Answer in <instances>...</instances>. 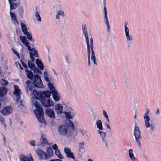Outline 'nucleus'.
Masks as SVG:
<instances>
[{
  "label": "nucleus",
  "mask_w": 161,
  "mask_h": 161,
  "mask_svg": "<svg viewBox=\"0 0 161 161\" xmlns=\"http://www.w3.org/2000/svg\"><path fill=\"white\" fill-rule=\"evenodd\" d=\"M33 94L35 95L37 99L41 101L43 107L49 108L54 106L53 102L50 99L51 94L49 91L38 92L34 90L33 91Z\"/></svg>",
  "instance_id": "obj_1"
},
{
  "label": "nucleus",
  "mask_w": 161,
  "mask_h": 161,
  "mask_svg": "<svg viewBox=\"0 0 161 161\" xmlns=\"http://www.w3.org/2000/svg\"><path fill=\"white\" fill-rule=\"evenodd\" d=\"M83 33L85 37L86 41V42L87 49H89V41L88 38V36L87 32H83Z\"/></svg>",
  "instance_id": "obj_25"
},
{
  "label": "nucleus",
  "mask_w": 161,
  "mask_h": 161,
  "mask_svg": "<svg viewBox=\"0 0 161 161\" xmlns=\"http://www.w3.org/2000/svg\"><path fill=\"white\" fill-rule=\"evenodd\" d=\"M7 93V90L4 87H0V97H4Z\"/></svg>",
  "instance_id": "obj_19"
},
{
  "label": "nucleus",
  "mask_w": 161,
  "mask_h": 161,
  "mask_svg": "<svg viewBox=\"0 0 161 161\" xmlns=\"http://www.w3.org/2000/svg\"><path fill=\"white\" fill-rule=\"evenodd\" d=\"M21 63L22 64V65L25 68V69H27L26 68H27V65L25 64L24 63L22 60H21Z\"/></svg>",
  "instance_id": "obj_61"
},
{
  "label": "nucleus",
  "mask_w": 161,
  "mask_h": 161,
  "mask_svg": "<svg viewBox=\"0 0 161 161\" xmlns=\"http://www.w3.org/2000/svg\"><path fill=\"white\" fill-rule=\"evenodd\" d=\"M26 36L27 39L30 41H32L33 42L35 41V40L33 38L32 35L31 33L29 32H27V33H25L24 34Z\"/></svg>",
  "instance_id": "obj_28"
},
{
  "label": "nucleus",
  "mask_w": 161,
  "mask_h": 161,
  "mask_svg": "<svg viewBox=\"0 0 161 161\" xmlns=\"http://www.w3.org/2000/svg\"><path fill=\"white\" fill-rule=\"evenodd\" d=\"M44 77L45 80L47 82H50L51 80L49 79V76L47 72H45L44 73Z\"/></svg>",
  "instance_id": "obj_34"
},
{
  "label": "nucleus",
  "mask_w": 161,
  "mask_h": 161,
  "mask_svg": "<svg viewBox=\"0 0 161 161\" xmlns=\"http://www.w3.org/2000/svg\"><path fill=\"white\" fill-rule=\"evenodd\" d=\"M68 129V127L64 125H60L58 128V131L60 135L69 137L73 134L71 133H69Z\"/></svg>",
  "instance_id": "obj_5"
},
{
  "label": "nucleus",
  "mask_w": 161,
  "mask_h": 161,
  "mask_svg": "<svg viewBox=\"0 0 161 161\" xmlns=\"http://www.w3.org/2000/svg\"><path fill=\"white\" fill-rule=\"evenodd\" d=\"M11 50L19 58H20L19 54L17 52H16L14 49L13 48H12Z\"/></svg>",
  "instance_id": "obj_55"
},
{
  "label": "nucleus",
  "mask_w": 161,
  "mask_h": 161,
  "mask_svg": "<svg viewBox=\"0 0 161 161\" xmlns=\"http://www.w3.org/2000/svg\"><path fill=\"white\" fill-rule=\"evenodd\" d=\"M55 153L60 159H62L63 158L62 156L58 149H57L55 151Z\"/></svg>",
  "instance_id": "obj_35"
},
{
  "label": "nucleus",
  "mask_w": 161,
  "mask_h": 161,
  "mask_svg": "<svg viewBox=\"0 0 161 161\" xmlns=\"http://www.w3.org/2000/svg\"><path fill=\"white\" fill-rule=\"evenodd\" d=\"M53 95V99L56 102L59 101L60 99L59 93L56 90L54 91L51 93Z\"/></svg>",
  "instance_id": "obj_12"
},
{
  "label": "nucleus",
  "mask_w": 161,
  "mask_h": 161,
  "mask_svg": "<svg viewBox=\"0 0 161 161\" xmlns=\"http://www.w3.org/2000/svg\"><path fill=\"white\" fill-rule=\"evenodd\" d=\"M103 5L104 6V14H107V8L106 7V0H103Z\"/></svg>",
  "instance_id": "obj_53"
},
{
  "label": "nucleus",
  "mask_w": 161,
  "mask_h": 161,
  "mask_svg": "<svg viewBox=\"0 0 161 161\" xmlns=\"http://www.w3.org/2000/svg\"><path fill=\"white\" fill-rule=\"evenodd\" d=\"M52 147L53 149L55 150V151L57 149H58V147L56 145V144H55L54 145L52 146Z\"/></svg>",
  "instance_id": "obj_57"
},
{
  "label": "nucleus",
  "mask_w": 161,
  "mask_h": 161,
  "mask_svg": "<svg viewBox=\"0 0 161 161\" xmlns=\"http://www.w3.org/2000/svg\"><path fill=\"white\" fill-rule=\"evenodd\" d=\"M55 110L58 114L63 113V107L61 104H58L56 105L54 107Z\"/></svg>",
  "instance_id": "obj_11"
},
{
  "label": "nucleus",
  "mask_w": 161,
  "mask_h": 161,
  "mask_svg": "<svg viewBox=\"0 0 161 161\" xmlns=\"http://www.w3.org/2000/svg\"><path fill=\"white\" fill-rule=\"evenodd\" d=\"M98 120H100V118L97 114H92L91 118V121L92 123H96Z\"/></svg>",
  "instance_id": "obj_16"
},
{
  "label": "nucleus",
  "mask_w": 161,
  "mask_h": 161,
  "mask_svg": "<svg viewBox=\"0 0 161 161\" xmlns=\"http://www.w3.org/2000/svg\"><path fill=\"white\" fill-rule=\"evenodd\" d=\"M27 49L29 51H30V52H33L34 53L35 52V51H37V50H35L34 48H31V47L29 45L27 46Z\"/></svg>",
  "instance_id": "obj_48"
},
{
  "label": "nucleus",
  "mask_w": 161,
  "mask_h": 161,
  "mask_svg": "<svg viewBox=\"0 0 161 161\" xmlns=\"http://www.w3.org/2000/svg\"><path fill=\"white\" fill-rule=\"evenodd\" d=\"M14 94L16 96V102L17 103H18L19 100L21 99L20 95V90L19 89V87L16 85H14Z\"/></svg>",
  "instance_id": "obj_6"
},
{
  "label": "nucleus",
  "mask_w": 161,
  "mask_h": 161,
  "mask_svg": "<svg viewBox=\"0 0 161 161\" xmlns=\"http://www.w3.org/2000/svg\"><path fill=\"white\" fill-rule=\"evenodd\" d=\"M102 141L105 144L106 147L108 148V141L105 137L102 138Z\"/></svg>",
  "instance_id": "obj_49"
},
{
  "label": "nucleus",
  "mask_w": 161,
  "mask_h": 161,
  "mask_svg": "<svg viewBox=\"0 0 161 161\" xmlns=\"http://www.w3.org/2000/svg\"><path fill=\"white\" fill-rule=\"evenodd\" d=\"M0 121L3 125L5 127L6 126V124L5 122L4 119L1 115H0Z\"/></svg>",
  "instance_id": "obj_46"
},
{
  "label": "nucleus",
  "mask_w": 161,
  "mask_h": 161,
  "mask_svg": "<svg viewBox=\"0 0 161 161\" xmlns=\"http://www.w3.org/2000/svg\"><path fill=\"white\" fill-rule=\"evenodd\" d=\"M64 152L65 154H67L69 153H70L71 151L70 149L68 147H65L64 148Z\"/></svg>",
  "instance_id": "obj_50"
},
{
  "label": "nucleus",
  "mask_w": 161,
  "mask_h": 161,
  "mask_svg": "<svg viewBox=\"0 0 161 161\" xmlns=\"http://www.w3.org/2000/svg\"><path fill=\"white\" fill-rule=\"evenodd\" d=\"M105 125H106V126L107 127L108 129H110V130H111V128H110V125H109V124H108V123H107L106 122L105 123Z\"/></svg>",
  "instance_id": "obj_62"
},
{
  "label": "nucleus",
  "mask_w": 161,
  "mask_h": 161,
  "mask_svg": "<svg viewBox=\"0 0 161 161\" xmlns=\"http://www.w3.org/2000/svg\"><path fill=\"white\" fill-rule=\"evenodd\" d=\"M68 126L71 127L72 130H74V125L73 122L71 120H69V122L67 124Z\"/></svg>",
  "instance_id": "obj_43"
},
{
  "label": "nucleus",
  "mask_w": 161,
  "mask_h": 161,
  "mask_svg": "<svg viewBox=\"0 0 161 161\" xmlns=\"http://www.w3.org/2000/svg\"><path fill=\"white\" fill-rule=\"evenodd\" d=\"M32 157L28 158L26 157H21L19 161H33Z\"/></svg>",
  "instance_id": "obj_32"
},
{
  "label": "nucleus",
  "mask_w": 161,
  "mask_h": 161,
  "mask_svg": "<svg viewBox=\"0 0 161 161\" xmlns=\"http://www.w3.org/2000/svg\"><path fill=\"white\" fill-rule=\"evenodd\" d=\"M28 143L31 146L35 147L36 146V142L34 140H31L28 141Z\"/></svg>",
  "instance_id": "obj_36"
},
{
  "label": "nucleus",
  "mask_w": 161,
  "mask_h": 161,
  "mask_svg": "<svg viewBox=\"0 0 161 161\" xmlns=\"http://www.w3.org/2000/svg\"><path fill=\"white\" fill-rule=\"evenodd\" d=\"M19 13L21 15H22L23 13V8L20 9L19 10Z\"/></svg>",
  "instance_id": "obj_63"
},
{
  "label": "nucleus",
  "mask_w": 161,
  "mask_h": 161,
  "mask_svg": "<svg viewBox=\"0 0 161 161\" xmlns=\"http://www.w3.org/2000/svg\"><path fill=\"white\" fill-rule=\"evenodd\" d=\"M36 153L39 157L42 159H47V153L44 151L40 149H38L36 151Z\"/></svg>",
  "instance_id": "obj_10"
},
{
  "label": "nucleus",
  "mask_w": 161,
  "mask_h": 161,
  "mask_svg": "<svg viewBox=\"0 0 161 161\" xmlns=\"http://www.w3.org/2000/svg\"><path fill=\"white\" fill-rule=\"evenodd\" d=\"M65 114L67 117V118L69 119H71L72 118V116L70 112H65Z\"/></svg>",
  "instance_id": "obj_44"
},
{
  "label": "nucleus",
  "mask_w": 161,
  "mask_h": 161,
  "mask_svg": "<svg viewBox=\"0 0 161 161\" xmlns=\"http://www.w3.org/2000/svg\"><path fill=\"white\" fill-rule=\"evenodd\" d=\"M84 145V142H83L79 143V151L80 152L82 153H84L85 151Z\"/></svg>",
  "instance_id": "obj_23"
},
{
  "label": "nucleus",
  "mask_w": 161,
  "mask_h": 161,
  "mask_svg": "<svg viewBox=\"0 0 161 161\" xmlns=\"http://www.w3.org/2000/svg\"><path fill=\"white\" fill-rule=\"evenodd\" d=\"M30 58L31 61L34 62L35 61V58L34 57V54L32 52H30L29 53Z\"/></svg>",
  "instance_id": "obj_51"
},
{
  "label": "nucleus",
  "mask_w": 161,
  "mask_h": 161,
  "mask_svg": "<svg viewBox=\"0 0 161 161\" xmlns=\"http://www.w3.org/2000/svg\"><path fill=\"white\" fill-rule=\"evenodd\" d=\"M66 155L67 157L70 158H72L73 159H75V157L74 156L73 153L72 152H71L70 153H69L67 154H66Z\"/></svg>",
  "instance_id": "obj_47"
},
{
  "label": "nucleus",
  "mask_w": 161,
  "mask_h": 161,
  "mask_svg": "<svg viewBox=\"0 0 161 161\" xmlns=\"http://www.w3.org/2000/svg\"><path fill=\"white\" fill-rule=\"evenodd\" d=\"M98 133L100 134V136L101 138L105 137L107 134L105 132H104L101 131V130H98Z\"/></svg>",
  "instance_id": "obj_39"
},
{
  "label": "nucleus",
  "mask_w": 161,
  "mask_h": 161,
  "mask_svg": "<svg viewBox=\"0 0 161 161\" xmlns=\"http://www.w3.org/2000/svg\"><path fill=\"white\" fill-rule=\"evenodd\" d=\"M82 28L83 32L87 31L86 26L85 24H83L82 25Z\"/></svg>",
  "instance_id": "obj_54"
},
{
  "label": "nucleus",
  "mask_w": 161,
  "mask_h": 161,
  "mask_svg": "<svg viewBox=\"0 0 161 161\" xmlns=\"http://www.w3.org/2000/svg\"><path fill=\"white\" fill-rule=\"evenodd\" d=\"M48 86L50 89L51 91L50 93L54 91H56V89L53 86V83L50 82L48 83Z\"/></svg>",
  "instance_id": "obj_31"
},
{
  "label": "nucleus",
  "mask_w": 161,
  "mask_h": 161,
  "mask_svg": "<svg viewBox=\"0 0 161 161\" xmlns=\"http://www.w3.org/2000/svg\"><path fill=\"white\" fill-rule=\"evenodd\" d=\"M107 27V31L108 32H110V26L109 25V23L106 24Z\"/></svg>",
  "instance_id": "obj_59"
},
{
  "label": "nucleus",
  "mask_w": 161,
  "mask_h": 161,
  "mask_svg": "<svg viewBox=\"0 0 161 161\" xmlns=\"http://www.w3.org/2000/svg\"><path fill=\"white\" fill-rule=\"evenodd\" d=\"M20 104L19 105V106H22L23 107H24L25 106L24 104V102L22 100H20Z\"/></svg>",
  "instance_id": "obj_58"
},
{
  "label": "nucleus",
  "mask_w": 161,
  "mask_h": 161,
  "mask_svg": "<svg viewBox=\"0 0 161 161\" xmlns=\"http://www.w3.org/2000/svg\"><path fill=\"white\" fill-rule=\"evenodd\" d=\"M103 114L104 117L105 118L107 122L108 123H109L110 121L108 116V115L107 112L104 110H103Z\"/></svg>",
  "instance_id": "obj_41"
},
{
  "label": "nucleus",
  "mask_w": 161,
  "mask_h": 161,
  "mask_svg": "<svg viewBox=\"0 0 161 161\" xmlns=\"http://www.w3.org/2000/svg\"><path fill=\"white\" fill-rule=\"evenodd\" d=\"M149 110L148 109H147L146 113L144 114V115L148 116V114H149Z\"/></svg>",
  "instance_id": "obj_64"
},
{
  "label": "nucleus",
  "mask_w": 161,
  "mask_h": 161,
  "mask_svg": "<svg viewBox=\"0 0 161 161\" xmlns=\"http://www.w3.org/2000/svg\"><path fill=\"white\" fill-rule=\"evenodd\" d=\"M47 158H50L53 155V150L51 147H48L47 148Z\"/></svg>",
  "instance_id": "obj_17"
},
{
  "label": "nucleus",
  "mask_w": 161,
  "mask_h": 161,
  "mask_svg": "<svg viewBox=\"0 0 161 161\" xmlns=\"http://www.w3.org/2000/svg\"><path fill=\"white\" fill-rule=\"evenodd\" d=\"M28 64L29 67L31 70H33V69L36 67L34 62H31L29 60L28 61Z\"/></svg>",
  "instance_id": "obj_33"
},
{
  "label": "nucleus",
  "mask_w": 161,
  "mask_h": 161,
  "mask_svg": "<svg viewBox=\"0 0 161 161\" xmlns=\"http://www.w3.org/2000/svg\"><path fill=\"white\" fill-rule=\"evenodd\" d=\"M25 71L27 75V77L31 80H32L34 77V75L33 73L30 70L27 69H25Z\"/></svg>",
  "instance_id": "obj_14"
},
{
  "label": "nucleus",
  "mask_w": 161,
  "mask_h": 161,
  "mask_svg": "<svg viewBox=\"0 0 161 161\" xmlns=\"http://www.w3.org/2000/svg\"><path fill=\"white\" fill-rule=\"evenodd\" d=\"M0 82L1 84L3 86H5L8 83V82L7 80L3 79L1 80Z\"/></svg>",
  "instance_id": "obj_42"
},
{
  "label": "nucleus",
  "mask_w": 161,
  "mask_h": 161,
  "mask_svg": "<svg viewBox=\"0 0 161 161\" xmlns=\"http://www.w3.org/2000/svg\"><path fill=\"white\" fill-rule=\"evenodd\" d=\"M13 112L12 107L9 106H6L1 111V113L3 115H8Z\"/></svg>",
  "instance_id": "obj_8"
},
{
  "label": "nucleus",
  "mask_w": 161,
  "mask_h": 161,
  "mask_svg": "<svg viewBox=\"0 0 161 161\" xmlns=\"http://www.w3.org/2000/svg\"><path fill=\"white\" fill-rule=\"evenodd\" d=\"M35 15L36 20L39 21H41V18L39 15V12L38 11H36L35 12Z\"/></svg>",
  "instance_id": "obj_37"
},
{
  "label": "nucleus",
  "mask_w": 161,
  "mask_h": 161,
  "mask_svg": "<svg viewBox=\"0 0 161 161\" xmlns=\"http://www.w3.org/2000/svg\"><path fill=\"white\" fill-rule=\"evenodd\" d=\"M90 51H89V49H87V53L88 56V65L89 66H91V63L90 61Z\"/></svg>",
  "instance_id": "obj_38"
},
{
  "label": "nucleus",
  "mask_w": 161,
  "mask_h": 161,
  "mask_svg": "<svg viewBox=\"0 0 161 161\" xmlns=\"http://www.w3.org/2000/svg\"><path fill=\"white\" fill-rule=\"evenodd\" d=\"M64 12L62 10H59L58 11L57 14L55 17L56 19H58L59 18V16H61L64 17Z\"/></svg>",
  "instance_id": "obj_26"
},
{
  "label": "nucleus",
  "mask_w": 161,
  "mask_h": 161,
  "mask_svg": "<svg viewBox=\"0 0 161 161\" xmlns=\"http://www.w3.org/2000/svg\"><path fill=\"white\" fill-rule=\"evenodd\" d=\"M57 2V8L58 9H60L61 8V6L60 4V0H56Z\"/></svg>",
  "instance_id": "obj_56"
},
{
  "label": "nucleus",
  "mask_w": 161,
  "mask_h": 161,
  "mask_svg": "<svg viewBox=\"0 0 161 161\" xmlns=\"http://www.w3.org/2000/svg\"><path fill=\"white\" fill-rule=\"evenodd\" d=\"M45 114L49 118L53 119H55V115L54 110L50 108H47L45 109Z\"/></svg>",
  "instance_id": "obj_7"
},
{
  "label": "nucleus",
  "mask_w": 161,
  "mask_h": 161,
  "mask_svg": "<svg viewBox=\"0 0 161 161\" xmlns=\"http://www.w3.org/2000/svg\"><path fill=\"white\" fill-rule=\"evenodd\" d=\"M90 45L89 44V51L91 50H93V42L92 38H91L90 39Z\"/></svg>",
  "instance_id": "obj_40"
},
{
  "label": "nucleus",
  "mask_w": 161,
  "mask_h": 161,
  "mask_svg": "<svg viewBox=\"0 0 161 161\" xmlns=\"http://www.w3.org/2000/svg\"><path fill=\"white\" fill-rule=\"evenodd\" d=\"M97 128L101 130H105L103 129L101 120H98V121L96 123Z\"/></svg>",
  "instance_id": "obj_22"
},
{
  "label": "nucleus",
  "mask_w": 161,
  "mask_h": 161,
  "mask_svg": "<svg viewBox=\"0 0 161 161\" xmlns=\"http://www.w3.org/2000/svg\"><path fill=\"white\" fill-rule=\"evenodd\" d=\"M9 4L10 5V11H11V9H15L18 6L17 3H15L12 2L11 3H9Z\"/></svg>",
  "instance_id": "obj_30"
},
{
  "label": "nucleus",
  "mask_w": 161,
  "mask_h": 161,
  "mask_svg": "<svg viewBox=\"0 0 161 161\" xmlns=\"http://www.w3.org/2000/svg\"><path fill=\"white\" fill-rule=\"evenodd\" d=\"M32 103V105L37 109L34 110V113L37 119L40 123H43L44 121V113L42 106L38 103L36 99H33Z\"/></svg>",
  "instance_id": "obj_3"
},
{
  "label": "nucleus",
  "mask_w": 161,
  "mask_h": 161,
  "mask_svg": "<svg viewBox=\"0 0 161 161\" xmlns=\"http://www.w3.org/2000/svg\"><path fill=\"white\" fill-rule=\"evenodd\" d=\"M10 14L14 24L16 25H19V23L15 14L14 13L12 12L11 11H10Z\"/></svg>",
  "instance_id": "obj_13"
},
{
  "label": "nucleus",
  "mask_w": 161,
  "mask_h": 161,
  "mask_svg": "<svg viewBox=\"0 0 161 161\" xmlns=\"http://www.w3.org/2000/svg\"><path fill=\"white\" fill-rule=\"evenodd\" d=\"M34 56L36 58H38V55L37 51H35V52L34 53Z\"/></svg>",
  "instance_id": "obj_60"
},
{
  "label": "nucleus",
  "mask_w": 161,
  "mask_h": 161,
  "mask_svg": "<svg viewBox=\"0 0 161 161\" xmlns=\"http://www.w3.org/2000/svg\"><path fill=\"white\" fill-rule=\"evenodd\" d=\"M128 153L131 160V161H135L136 159V158L133 153V150L131 149H129V150Z\"/></svg>",
  "instance_id": "obj_20"
},
{
  "label": "nucleus",
  "mask_w": 161,
  "mask_h": 161,
  "mask_svg": "<svg viewBox=\"0 0 161 161\" xmlns=\"http://www.w3.org/2000/svg\"><path fill=\"white\" fill-rule=\"evenodd\" d=\"M144 118L145 119V124L147 128L150 127V125L149 121L150 120V118L149 116L144 115Z\"/></svg>",
  "instance_id": "obj_24"
},
{
  "label": "nucleus",
  "mask_w": 161,
  "mask_h": 161,
  "mask_svg": "<svg viewBox=\"0 0 161 161\" xmlns=\"http://www.w3.org/2000/svg\"><path fill=\"white\" fill-rule=\"evenodd\" d=\"M127 24L128 22H125L124 23V26L125 36L127 37V41L128 42L131 41L133 40V37L129 35V30L127 27Z\"/></svg>",
  "instance_id": "obj_9"
},
{
  "label": "nucleus",
  "mask_w": 161,
  "mask_h": 161,
  "mask_svg": "<svg viewBox=\"0 0 161 161\" xmlns=\"http://www.w3.org/2000/svg\"><path fill=\"white\" fill-rule=\"evenodd\" d=\"M32 70L34 71V73H38L40 74H42L41 71L38 68H36V67H35V68Z\"/></svg>",
  "instance_id": "obj_45"
},
{
  "label": "nucleus",
  "mask_w": 161,
  "mask_h": 161,
  "mask_svg": "<svg viewBox=\"0 0 161 161\" xmlns=\"http://www.w3.org/2000/svg\"><path fill=\"white\" fill-rule=\"evenodd\" d=\"M134 135L135 137L136 142L139 147H141L142 144L141 141L142 139L141 132L138 126H136L134 129Z\"/></svg>",
  "instance_id": "obj_4"
},
{
  "label": "nucleus",
  "mask_w": 161,
  "mask_h": 161,
  "mask_svg": "<svg viewBox=\"0 0 161 161\" xmlns=\"http://www.w3.org/2000/svg\"><path fill=\"white\" fill-rule=\"evenodd\" d=\"M81 133L82 134V135L83 136H88V135L87 134V131H85L84 130H81L80 131Z\"/></svg>",
  "instance_id": "obj_52"
},
{
  "label": "nucleus",
  "mask_w": 161,
  "mask_h": 161,
  "mask_svg": "<svg viewBox=\"0 0 161 161\" xmlns=\"http://www.w3.org/2000/svg\"><path fill=\"white\" fill-rule=\"evenodd\" d=\"M19 38L20 40L22 42L24 43L25 46L26 47L28 46L29 45L30 43L27 40L25 36H19Z\"/></svg>",
  "instance_id": "obj_18"
},
{
  "label": "nucleus",
  "mask_w": 161,
  "mask_h": 161,
  "mask_svg": "<svg viewBox=\"0 0 161 161\" xmlns=\"http://www.w3.org/2000/svg\"><path fill=\"white\" fill-rule=\"evenodd\" d=\"M92 52V56H91V59L93 62L94 64L97 65V60L96 58L95 53L94 50H91Z\"/></svg>",
  "instance_id": "obj_27"
},
{
  "label": "nucleus",
  "mask_w": 161,
  "mask_h": 161,
  "mask_svg": "<svg viewBox=\"0 0 161 161\" xmlns=\"http://www.w3.org/2000/svg\"><path fill=\"white\" fill-rule=\"evenodd\" d=\"M21 29L24 34H25V33H27L28 31H27V28L26 26L23 23H21Z\"/></svg>",
  "instance_id": "obj_29"
},
{
  "label": "nucleus",
  "mask_w": 161,
  "mask_h": 161,
  "mask_svg": "<svg viewBox=\"0 0 161 161\" xmlns=\"http://www.w3.org/2000/svg\"><path fill=\"white\" fill-rule=\"evenodd\" d=\"M32 80L33 81V82L29 80H28L25 82L26 91L27 93H28V91L33 92V91L35 90H33L35 86L39 88L43 87V85L39 75L36 74L34 75V77Z\"/></svg>",
  "instance_id": "obj_2"
},
{
  "label": "nucleus",
  "mask_w": 161,
  "mask_h": 161,
  "mask_svg": "<svg viewBox=\"0 0 161 161\" xmlns=\"http://www.w3.org/2000/svg\"><path fill=\"white\" fill-rule=\"evenodd\" d=\"M41 143L42 145H49L48 142L46 138L45 137L44 134H43L41 136V138L40 139Z\"/></svg>",
  "instance_id": "obj_15"
},
{
  "label": "nucleus",
  "mask_w": 161,
  "mask_h": 161,
  "mask_svg": "<svg viewBox=\"0 0 161 161\" xmlns=\"http://www.w3.org/2000/svg\"><path fill=\"white\" fill-rule=\"evenodd\" d=\"M36 64L38 68L41 70H43L44 69V66L42 61L38 59L36 60Z\"/></svg>",
  "instance_id": "obj_21"
}]
</instances>
